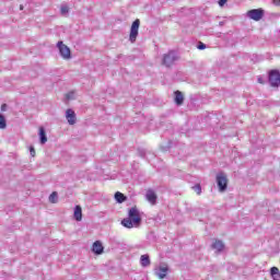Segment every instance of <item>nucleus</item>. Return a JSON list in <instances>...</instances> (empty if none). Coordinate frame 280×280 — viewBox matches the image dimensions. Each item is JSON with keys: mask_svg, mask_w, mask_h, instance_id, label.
<instances>
[{"mask_svg": "<svg viewBox=\"0 0 280 280\" xmlns=\"http://www.w3.org/2000/svg\"><path fill=\"white\" fill-rule=\"evenodd\" d=\"M20 10H23V5H20Z\"/></svg>", "mask_w": 280, "mask_h": 280, "instance_id": "c85d7f7f", "label": "nucleus"}, {"mask_svg": "<svg viewBox=\"0 0 280 280\" xmlns=\"http://www.w3.org/2000/svg\"><path fill=\"white\" fill-rule=\"evenodd\" d=\"M168 272H170V267L165 264H160L154 269L155 277H159L160 279H165V277H167Z\"/></svg>", "mask_w": 280, "mask_h": 280, "instance_id": "423d86ee", "label": "nucleus"}, {"mask_svg": "<svg viewBox=\"0 0 280 280\" xmlns=\"http://www.w3.org/2000/svg\"><path fill=\"white\" fill-rule=\"evenodd\" d=\"M184 101H185V97L183 96V93L180 91H176L175 92V104H177V106H180V104H183Z\"/></svg>", "mask_w": 280, "mask_h": 280, "instance_id": "2eb2a0df", "label": "nucleus"}, {"mask_svg": "<svg viewBox=\"0 0 280 280\" xmlns=\"http://www.w3.org/2000/svg\"><path fill=\"white\" fill-rule=\"evenodd\" d=\"M147 200L151 202V205H156V194L152 190H148Z\"/></svg>", "mask_w": 280, "mask_h": 280, "instance_id": "ddd939ff", "label": "nucleus"}, {"mask_svg": "<svg viewBox=\"0 0 280 280\" xmlns=\"http://www.w3.org/2000/svg\"><path fill=\"white\" fill-rule=\"evenodd\" d=\"M212 248L214 250H217L218 253H221V250H224V243H222V241H215L213 244H212Z\"/></svg>", "mask_w": 280, "mask_h": 280, "instance_id": "dca6fc26", "label": "nucleus"}, {"mask_svg": "<svg viewBox=\"0 0 280 280\" xmlns=\"http://www.w3.org/2000/svg\"><path fill=\"white\" fill-rule=\"evenodd\" d=\"M57 48L59 49V54L63 60H69L71 59V49L65 45L62 42L57 43Z\"/></svg>", "mask_w": 280, "mask_h": 280, "instance_id": "39448f33", "label": "nucleus"}, {"mask_svg": "<svg viewBox=\"0 0 280 280\" xmlns=\"http://www.w3.org/2000/svg\"><path fill=\"white\" fill-rule=\"evenodd\" d=\"M269 83H270V86H279L280 85L279 70H271L269 72Z\"/></svg>", "mask_w": 280, "mask_h": 280, "instance_id": "6e6552de", "label": "nucleus"}, {"mask_svg": "<svg viewBox=\"0 0 280 280\" xmlns=\"http://www.w3.org/2000/svg\"><path fill=\"white\" fill-rule=\"evenodd\" d=\"M140 264L142 266V268H148V266H150L151 261H150V255L144 254L140 257Z\"/></svg>", "mask_w": 280, "mask_h": 280, "instance_id": "9b49d317", "label": "nucleus"}, {"mask_svg": "<svg viewBox=\"0 0 280 280\" xmlns=\"http://www.w3.org/2000/svg\"><path fill=\"white\" fill-rule=\"evenodd\" d=\"M66 100H75V92H69L66 94Z\"/></svg>", "mask_w": 280, "mask_h": 280, "instance_id": "5701e85b", "label": "nucleus"}, {"mask_svg": "<svg viewBox=\"0 0 280 280\" xmlns=\"http://www.w3.org/2000/svg\"><path fill=\"white\" fill-rule=\"evenodd\" d=\"M270 275H271V278H272L273 280H280V271H279V268L272 267V268L270 269Z\"/></svg>", "mask_w": 280, "mask_h": 280, "instance_id": "f3484780", "label": "nucleus"}, {"mask_svg": "<svg viewBox=\"0 0 280 280\" xmlns=\"http://www.w3.org/2000/svg\"><path fill=\"white\" fill-rule=\"evenodd\" d=\"M60 12L62 16H67V14H69V7L67 4H62L60 8Z\"/></svg>", "mask_w": 280, "mask_h": 280, "instance_id": "412c9836", "label": "nucleus"}, {"mask_svg": "<svg viewBox=\"0 0 280 280\" xmlns=\"http://www.w3.org/2000/svg\"><path fill=\"white\" fill-rule=\"evenodd\" d=\"M39 141L42 145H45V143H47V133L45 132L44 127H39Z\"/></svg>", "mask_w": 280, "mask_h": 280, "instance_id": "f8f14e48", "label": "nucleus"}, {"mask_svg": "<svg viewBox=\"0 0 280 280\" xmlns=\"http://www.w3.org/2000/svg\"><path fill=\"white\" fill-rule=\"evenodd\" d=\"M139 25H141V21L136 20L131 24L130 34H129V40L130 43H136L137 37L139 36Z\"/></svg>", "mask_w": 280, "mask_h": 280, "instance_id": "20e7f679", "label": "nucleus"}, {"mask_svg": "<svg viewBox=\"0 0 280 280\" xmlns=\"http://www.w3.org/2000/svg\"><path fill=\"white\" fill-rule=\"evenodd\" d=\"M74 219L77 222H82V207L75 206L74 208Z\"/></svg>", "mask_w": 280, "mask_h": 280, "instance_id": "4468645a", "label": "nucleus"}, {"mask_svg": "<svg viewBox=\"0 0 280 280\" xmlns=\"http://www.w3.org/2000/svg\"><path fill=\"white\" fill-rule=\"evenodd\" d=\"M258 82L259 84H264V79H261V77H258Z\"/></svg>", "mask_w": 280, "mask_h": 280, "instance_id": "cd10ccee", "label": "nucleus"}, {"mask_svg": "<svg viewBox=\"0 0 280 280\" xmlns=\"http://www.w3.org/2000/svg\"><path fill=\"white\" fill-rule=\"evenodd\" d=\"M122 226L125 229H139L141 226V214H139V210L133 207L128 211V218L122 219Z\"/></svg>", "mask_w": 280, "mask_h": 280, "instance_id": "f257e3e1", "label": "nucleus"}, {"mask_svg": "<svg viewBox=\"0 0 280 280\" xmlns=\"http://www.w3.org/2000/svg\"><path fill=\"white\" fill-rule=\"evenodd\" d=\"M176 60H178V54L174 50H171L164 55L162 65H164V67H172Z\"/></svg>", "mask_w": 280, "mask_h": 280, "instance_id": "f03ea898", "label": "nucleus"}, {"mask_svg": "<svg viewBox=\"0 0 280 280\" xmlns=\"http://www.w3.org/2000/svg\"><path fill=\"white\" fill-rule=\"evenodd\" d=\"M36 155V151L34 150L33 147H31V156H35Z\"/></svg>", "mask_w": 280, "mask_h": 280, "instance_id": "a878e982", "label": "nucleus"}, {"mask_svg": "<svg viewBox=\"0 0 280 280\" xmlns=\"http://www.w3.org/2000/svg\"><path fill=\"white\" fill-rule=\"evenodd\" d=\"M92 253H94V255H102V253H104V245H102V242L95 241L93 243Z\"/></svg>", "mask_w": 280, "mask_h": 280, "instance_id": "9d476101", "label": "nucleus"}, {"mask_svg": "<svg viewBox=\"0 0 280 280\" xmlns=\"http://www.w3.org/2000/svg\"><path fill=\"white\" fill-rule=\"evenodd\" d=\"M194 191H196V194L198 196H200V194H202V187H200V184H197L192 187Z\"/></svg>", "mask_w": 280, "mask_h": 280, "instance_id": "4be33fe9", "label": "nucleus"}, {"mask_svg": "<svg viewBox=\"0 0 280 280\" xmlns=\"http://www.w3.org/2000/svg\"><path fill=\"white\" fill-rule=\"evenodd\" d=\"M272 3H273V5L279 7L280 5V0H273Z\"/></svg>", "mask_w": 280, "mask_h": 280, "instance_id": "bb28decb", "label": "nucleus"}, {"mask_svg": "<svg viewBox=\"0 0 280 280\" xmlns=\"http://www.w3.org/2000/svg\"><path fill=\"white\" fill-rule=\"evenodd\" d=\"M197 49H207V45H205L203 43H199L198 46H197Z\"/></svg>", "mask_w": 280, "mask_h": 280, "instance_id": "b1692460", "label": "nucleus"}, {"mask_svg": "<svg viewBox=\"0 0 280 280\" xmlns=\"http://www.w3.org/2000/svg\"><path fill=\"white\" fill-rule=\"evenodd\" d=\"M66 119L70 126H75L78 118L75 117V112L71 108L66 110Z\"/></svg>", "mask_w": 280, "mask_h": 280, "instance_id": "1a4fd4ad", "label": "nucleus"}, {"mask_svg": "<svg viewBox=\"0 0 280 280\" xmlns=\"http://www.w3.org/2000/svg\"><path fill=\"white\" fill-rule=\"evenodd\" d=\"M264 9H253L247 12V16L248 19H252V21H261V19H264Z\"/></svg>", "mask_w": 280, "mask_h": 280, "instance_id": "0eeeda50", "label": "nucleus"}, {"mask_svg": "<svg viewBox=\"0 0 280 280\" xmlns=\"http://www.w3.org/2000/svg\"><path fill=\"white\" fill-rule=\"evenodd\" d=\"M49 202H52V205H56V202H58V192H51V195L49 196Z\"/></svg>", "mask_w": 280, "mask_h": 280, "instance_id": "aec40b11", "label": "nucleus"}, {"mask_svg": "<svg viewBox=\"0 0 280 280\" xmlns=\"http://www.w3.org/2000/svg\"><path fill=\"white\" fill-rule=\"evenodd\" d=\"M217 185L219 191L223 192L226 191V187H229V179L226 178V174L219 173L217 174Z\"/></svg>", "mask_w": 280, "mask_h": 280, "instance_id": "7ed1b4c3", "label": "nucleus"}, {"mask_svg": "<svg viewBox=\"0 0 280 280\" xmlns=\"http://www.w3.org/2000/svg\"><path fill=\"white\" fill-rule=\"evenodd\" d=\"M116 202H118L119 205H121V202H126V196L124 194H121L120 191H117L114 196Z\"/></svg>", "mask_w": 280, "mask_h": 280, "instance_id": "a211bd4d", "label": "nucleus"}, {"mask_svg": "<svg viewBox=\"0 0 280 280\" xmlns=\"http://www.w3.org/2000/svg\"><path fill=\"white\" fill-rule=\"evenodd\" d=\"M8 127V124L5 122V116L3 114H0V130H3Z\"/></svg>", "mask_w": 280, "mask_h": 280, "instance_id": "6ab92c4d", "label": "nucleus"}, {"mask_svg": "<svg viewBox=\"0 0 280 280\" xmlns=\"http://www.w3.org/2000/svg\"><path fill=\"white\" fill-rule=\"evenodd\" d=\"M229 0H219V5L220 8H223V5L226 3Z\"/></svg>", "mask_w": 280, "mask_h": 280, "instance_id": "393cba45", "label": "nucleus"}]
</instances>
